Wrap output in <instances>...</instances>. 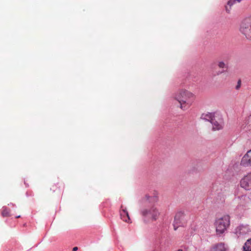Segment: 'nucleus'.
<instances>
[{
	"label": "nucleus",
	"instance_id": "f257e3e1",
	"mask_svg": "<svg viewBox=\"0 0 251 251\" xmlns=\"http://www.w3.org/2000/svg\"><path fill=\"white\" fill-rule=\"evenodd\" d=\"M175 98L180 103V108L185 110L192 105L195 99V95L187 90H181L176 95Z\"/></svg>",
	"mask_w": 251,
	"mask_h": 251
},
{
	"label": "nucleus",
	"instance_id": "f03ea898",
	"mask_svg": "<svg viewBox=\"0 0 251 251\" xmlns=\"http://www.w3.org/2000/svg\"><path fill=\"white\" fill-rule=\"evenodd\" d=\"M140 213L144 222L146 223L156 221L160 214L158 210L154 206L150 208L142 209L140 211Z\"/></svg>",
	"mask_w": 251,
	"mask_h": 251
},
{
	"label": "nucleus",
	"instance_id": "7ed1b4c3",
	"mask_svg": "<svg viewBox=\"0 0 251 251\" xmlns=\"http://www.w3.org/2000/svg\"><path fill=\"white\" fill-rule=\"evenodd\" d=\"M230 225V217L226 215L218 219L215 222L217 234L221 235L227 229Z\"/></svg>",
	"mask_w": 251,
	"mask_h": 251
},
{
	"label": "nucleus",
	"instance_id": "20e7f679",
	"mask_svg": "<svg viewBox=\"0 0 251 251\" xmlns=\"http://www.w3.org/2000/svg\"><path fill=\"white\" fill-rule=\"evenodd\" d=\"M240 31L247 39L251 40V16L242 21L240 25Z\"/></svg>",
	"mask_w": 251,
	"mask_h": 251
},
{
	"label": "nucleus",
	"instance_id": "39448f33",
	"mask_svg": "<svg viewBox=\"0 0 251 251\" xmlns=\"http://www.w3.org/2000/svg\"><path fill=\"white\" fill-rule=\"evenodd\" d=\"M187 222V218L183 211H180L177 212L175 216L173 223L174 228L176 230L179 226L185 225Z\"/></svg>",
	"mask_w": 251,
	"mask_h": 251
},
{
	"label": "nucleus",
	"instance_id": "423d86ee",
	"mask_svg": "<svg viewBox=\"0 0 251 251\" xmlns=\"http://www.w3.org/2000/svg\"><path fill=\"white\" fill-rule=\"evenodd\" d=\"M211 123L213 126V130H216L222 129L223 126V119L222 115L218 113L216 114Z\"/></svg>",
	"mask_w": 251,
	"mask_h": 251
},
{
	"label": "nucleus",
	"instance_id": "0eeeda50",
	"mask_svg": "<svg viewBox=\"0 0 251 251\" xmlns=\"http://www.w3.org/2000/svg\"><path fill=\"white\" fill-rule=\"evenodd\" d=\"M240 185L241 187L245 190H249L251 189V172L248 173L240 181Z\"/></svg>",
	"mask_w": 251,
	"mask_h": 251
},
{
	"label": "nucleus",
	"instance_id": "6e6552de",
	"mask_svg": "<svg viewBox=\"0 0 251 251\" xmlns=\"http://www.w3.org/2000/svg\"><path fill=\"white\" fill-rule=\"evenodd\" d=\"M241 165L244 167L251 166V150L249 151L243 157L241 161Z\"/></svg>",
	"mask_w": 251,
	"mask_h": 251
},
{
	"label": "nucleus",
	"instance_id": "1a4fd4ad",
	"mask_svg": "<svg viewBox=\"0 0 251 251\" xmlns=\"http://www.w3.org/2000/svg\"><path fill=\"white\" fill-rule=\"evenodd\" d=\"M249 232V227L247 226H244L243 225L238 226L234 231V233L237 235L240 236L244 235Z\"/></svg>",
	"mask_w": 251,
	"mask_h": 251
},
{
	"label": "nucleus",
	"instance_id": "9d476101",
	"mask_svg": "<svg viewBox=\"0 0 251 251\" xmlns=\"http://www.w3.org/2000/svg\"><path fill=\"white\" fill-rule=\"evenodd\" d=\"M120 216L121 219L126 223H130V219L126 209L120 211Z\"/></svg>",
	"mask_w": 251,
	"mask_h": 251
},
{
	"label": "nucleus",
	"instance_id": "9b49d317",
	"mask_svg": "<svg viewBox=\"0 0 251 251\" xmlns=\"http://www.w3.org/2000/svg\"><path fill=\"white\" fill-rule=\"evenodd\" d=\"M227 248L224 243H220L213 247L211 251H226Z\"/></svg>",
	"mask_w": 251,
	"mask_h": 251
},
{
	"label": "nucleus",
	"instance_id": "f8f14e48",
	"mask_svg": "<svg viewBox=\"0 0 251 251\" xmlns=\"http://www.w3.org/2000/svg\"><path fill=\"white\" fill-rule=\"evenodd\" d=\"M218 113H208L207 114H202L201 116V118L207 121H209L210 123L214 118L216 114Z\"/></svg>",
	"mask_w": 251,
	"mask_h": 251
},
{
	"label": "nucleus",
	"instance_id": "ddd939ff",
	"mask_svg": "<svg viewBox=\"0 0 251 251\" xmlns=\"http://www.w3.org/2000/svg\"><path fill=\"white\" fill-rule=\"evenodd\" d=\"M243 251H251V238L247 240L243 247Z\"/></svg>",
	"mask_w": 251,
	"mask_h": 251
},
{
	"label": "nucleus",
	"instance_id": "4468645a",
	"mask_svg": "<svg viewBox=\"0 0 251 251\" xmlns=\"http://www.w3.org/2000/svg\"><path fill=\"white\" fill-rule=\"evenodd\" d=\"M241 0H228V1L227 2V5L229 7V8H228V7L227 6H226V11L227 13H229L230 12V7L234 3H235L236 1L240 2Z\"/></svg>",
	"mask_w": 251,
	"mask_h": 251
},
{
	"label": "nucleus",
	"instance_id": "2eb2a0df",
	"mask_svg": "<svg viewBox=\"0 0 251 251\" xmlns=\"http://www.w3.org/2000/svg\"><path fill=\"white\" fill-rule=\"evenodd\" d=\"M1 214L3 217H8L9 216V211H8V209L6 207H3L2 211Z\"/></svg>",
	"mask_w": 251,
	"mask_h": 251
},
{
	"label": "nucleus",
	"instance_id": "dca6fc26",
	"mask_svg": "<svg viewBox=\"0 0 251 251\" xmlns=\"http://www.w3.org/2000/svg\"><path fill=\"white\" fill-rule=\"evenodd\" d=\"M218 66L220 68H226L227 69V66L223 61H219L218 64Z\"/></svg>",
	"mask_w": 251,
	"mask_h": 251
},
{
	"label": "nucleus",
	"instance_id": "f3484780",
	"mask_svg": "<svg viewBox=\"0 0 251 251\" xmlns=\"http://www.w3.org/2000/svg\"><path fill=\"white\" fill-rule=\"evenodd\" d=\"M146 199L147 201H150V199H152V200L153 201H157V198L156 196H153V197H151L150 196L146 195Z\"/></svg>",
	"mask_w": 251,
	"mask_h": 251
},
{
	"label": "nucleus",
	"instance_id": "a211bd4d",
	"mask_svg": "<svg viewBox=\"0 0 251 251\" xmlns=\"http://www.w3.org/2000/svg\"><path fill=\"white\" fill-rule=\"evenodd\" d=\"M241 85V80L240 79H239L237 82V84L235 87V89L236 90H238L240 88Z\"/></svg>",
	"mask_w": 251,
	"mask_h": 251
},
{
	"label": "nucleus",
	"instance_id": "6ab92c4d",
	"mask_svg": "<svg viewBox=\"0 0 251 251\" xmlns=\"http://www.w3.org/2000/svg\"><path fill=\"white\" fill-rule=\"evenodd\" d=\"M217 183H215L214 184H213V187H212V191H215V192L218 191V189L217 188Z\"/></svg>",
	"mask_w": 251,
	"mask_h": 251
},
{
	"label": "nucleus",
	"instance_id": "aec40b11",
	"mask_svg": "<svg viewBox=\"0 0 251 251\" xmlns=\"http://www.w3.org/2000/svg\"><path fill=\"white\" fill-rule=\"evenodd\" d=\"M224 71H225L224 70H223V71H219L218 73H217V75H220V74H222V73H224Z\"/></svg>",
	"mask_w": 251,
	"mask_h": 251
},
{
	"label": "nucleus",
	"instance_id": "412c9836",
	"mask_svg": "<svg viewBox=\"0 0 251 251\" xmlns=\"http://www.w3.org/2000/svg\"><path fill=\"white\" fill-rule=\"evenodd\" d=\"M77 250V247H75L73 248V251H75Z\"/></svg>",
	"mask_w": 251,
	"mask_h": 251
},
{
	"label": "nucleus",
	"instance_id": "4be33fe9",
	"mask_svg": "<svg viewBox=\"0 0 251 251\" xmlns=\"http://www.w3.org/2000/svg\"><path fill=\"white\" fill-rule=\"evenodd\" d=\"M20 215L16 216V218H20Z\"/></svg>",
	"mask_w": 251,
	"mask_h": 251
}]
</instances>
